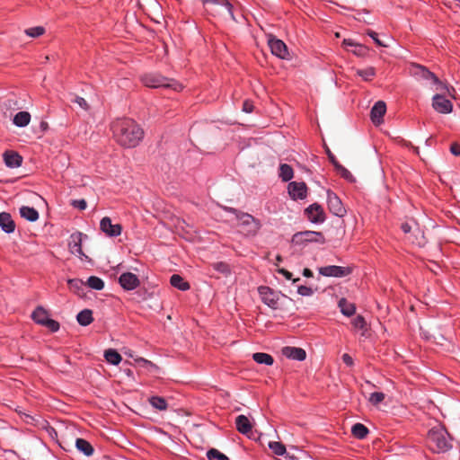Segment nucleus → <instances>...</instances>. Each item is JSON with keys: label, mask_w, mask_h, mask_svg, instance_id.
Returning a JSON list of instances; mask_svg holds the SVG:
<instances>
[{"label": "nucleus", "mask_w": 460, "mask_h": 460, "mask_svg": "<svg viewBox=\"0 0 460 460\" xmlns=\"http://www.w3.org/2000/svg\"><path fill=\"white\" fill-rule=\"evenodd\" d=\"M339 307L341 312L346 316H351L356 310L354 304L349 303L345 298H341L339 301Z\"/></svg>", "instance_id": "nucleus-30"}, {"label": "nucleus", "mask_w": 460, "mask_h": 460, "mask_svg": "<svg viewBox=\"0 0 460 460\" xmlns=\"http://www.w3.org/2000/svg\"><path fill=\"white\" fill-rule=\"evenodd\" d=\"M303 275L306 278H311L313 277V271L307 268L304 269L303 270Z\"/></svg>", "instance_id": "nucleus-61"}, {"label": "nucleus", "mask_w": 460, "mask_h": 460, "mask_svg": "<svg viewBox=\"0 0 460 460\" xmlns=\"http://www.w3.org/2000/svg\"><path fill=\"white\" fill-rule=\"evenodd\" d=\"M353 436L358 439H362L367 437L368 429L366 426L361 423H356L351 428Z\"/></svg>", "instance_id": "nucleus-32"}, {"label": "nucleus", "mask_w": 460, "mask_h": 460, "mask_svg": "<svg viewBox=\"0 0 460 460\" xmlns=\"http://www.w3.org/2000/svg\"><path fill=\"white\" fill-rule=\"evenodd\" d=\"M288 190L293 199H303L306 197L307 187L305 182L292 181L288 184Z\"/></svg>", "instance_id": "nucleus-15"}, {"label": "nucleus", "mask_w": 460, "mask_h": 460, "mask_svg": "<svg viewBox=\"0 0 460 460\" xmlns=\"http://www.w3.org/2000/svg\"><path fill=\"white\" fill-rule=\"evenodd\" d=\"M86 284L93 289L95 290H102L104 288V282L102 279L91 276L88 279Z\"/></svg>", "instance_id": "nucleus-36"}, {"label": "nucleus", "mask_w": 460, "mask_h": 460, "mask_svg": "<svg viewBox=\"0 0 460 460\" xmlns=\"http://www.w3.org/2000/svg\"><path fill=\"white\" fill-rule=\"evenodd\" d=\"M357 74L365 81H370L375 76L376 70L374 67H367L366 69L358 70Z\"/></svg>", "instance_id": "nucleus-39"}, {"label": "nucleus", "mask_w": 460, "mask_h": 460, "mask_svg": "<svg viewBox=\"0 0 460 460\" xmlns=\"http://www.w3.org/2000/svg\"><path fill=\"white\" fill-rule=\"evenodd\" d=\"M268 44L273 55L282 59L288 58V47L282 40L270 35L268 39Z\"/></svg>", "instance_id": "nucleus-6"}, {"label": "nucleus", "mask_w": 460, "mask_h": 460, "mask_svg": "<svg viewBox=\"0 0 460 460\" xmlns=\"http://www.w3.org/2000/svg\"><path fill=\"white\" fill-rule=\"evenodd\" d=\"M335 36H336L337 38H339V37H340V33H339V32H337V33L335 34Z\"/></svg>", "instance_id": "nucleus-64"}, {"label": "nucleus", "mask_w": 460, "mask_h": 460, "mask_svg": "<svg viewBox=\"0 0 460 460\" xmlns=\"http://www.w3.org/2000/svg\"><path fill=\"white\" fill-rule=\"evenodd\" d=\"M427 439L434 453H446L453 448V438L444 427L431 429L428 432Z\"/></svg>", "instance_id": "nucleus-2"}, {"label": "nucleus", "mask_w": 460, "mask_h": 460, "mask_svg": "<svg viewBox=\"0 0 460 460\" xmlns=\"http://www.w3.org/2000/svg\"><path fill=\"white\" fill-rule=\"evenodd\" d=\"M297 292H298L299 295H301L303 296H312L314 294L313 288H310V287H307V286H300V287H298Z\"/></svg>", "instance_id": "nucleus-48"}, {"label": "nucleus", "mask_w": 460, "mask_h": 460, "mask_svg": "<svg viewBox=\"0 0 460 460\" xmlns=\"http://www.w3.org/2000/svg\"><path fill=\"white\" fill-rule=\"evenodd\" d=\"M229 211L235 214L236 219L243 226H247L248 234H255L260 229V223L251 215L247 213L238 212L234 208H229Z\"/></svg>", "instance_id": "nucleus-5"}, {"label": "nucleus", "mask_w": 460, "mask_h": 460, "mask_svg": "<svg viewBox=\"0 0 460 460\" xmlns=\"http://www.w3.org/2000/svg\"><path fill=\"white\" fill-rule=\"evenodd\" d=\"M386 111V104L383 101H378L372 107L370 111L371 120L374 124L378 125L383 122V117Z\"/></svg>", "instance_id": "nucleus-16"}, {"label": "nucleus", "mask_w": 460, "mask_h": 460, "mask_svg": "<svg viewBox=\"0 0 460 460\" xmlns=\"http://www.w3.org/2000/svg\"><path fill=\"white\" fill-rule=\"evenodd\" d=\"M358 43L354 42L352 40L350 39H345L342 42V45L345 46V47H355Z\"/></svg>", "instance_id": "nucleus-58"}, {"label": "nucleus", "mask_w": 460, "mask_h": 460, "mask_svg": "<svg viewBox=\"0 0 460 460\" xmlns=\"http://www.w3.org/2000/svg\"><path fill=\"white\" fill-rule=\"evenodd\" d=\"M203 4H215V5H222L226 8L228 14L230 17L234 20V16L232 11V4L228 0H200Z\"/></svg>", "instance_id": "nucleus-29"}, {"label": "nucleus", "mask_w": 460, "mask_h": 460, "mask_svg": "<svg viewBox=\"0 0 460 460\" xmlns=\"http://www.w3.org/2000/svg\"><path fill=\"white\" fill-rule=\"evenodd\" d=\"M414 220H412L411 223H409V222H405V223H402V226H401V228L402 230L403 231V233L405 234H411L413 232V229H414Z\"/></svg>", "instance_id": "nucleus-49"}, {"label": "nucleus", "mask_w": 460, "mask_h": 460, "mask_svg": "<svg viewBox=\"0 0 460 460\" xmlns=\"http://www.w3.org/2000/svg\"><path fill=\"white\" fill-rule=\"evenodd\" d=\"M352 325L358 330H362L364 332L367 330V322L361 315H358L352 320Z\"/></svg>", "instance_id": "nucleus-40"}, {"label": "nucleus", "mask_w": 460, "mask_h": 460, "mask_svg": "<svg viewBox=\"0 0 460 460\" xmlns=\"http://www.w3.org/2000/svg\"><path fill=\"white\" fill-rule=\"evenodd\" d=\"M31 317L37 323L43 325L49 319V314L43 307L38 306L33 311Z\"/></svg>", "instance_id": "nucleus-27"}, {"label": "nucleus", "mask_w": 460, "mask_h": 460, "mask_svg": "<svg viewBox=\"0 0 460 460\" xmlns=\"http://www.w3.org/2000/svg\"><path fill=\"white\" fill-rule=\"evenodd\" d=\"M207 457L208 460H229V458L219 450L211 448L207 452Z\"/></svg>", "instance_id": "nucleus-37"}, {"label": "nucleus", "mask_w": 460, "mask_h": 460, "mask_svg": "<svg viewBox=\"0 0 460 460\" xmlns=\"http://www.w3.org/2000/svg\"><path fill=\"white\" fill-rule=\"evenodd\" d=\"M68 284L71 288H77L79 286L83 285V282L79 279H70Z\"/></svg>", "instance_id": "nucleus-56"}, {"label": "nucleus", "mask_w": 460, "mask_h": 460, "mask_svg": "<svg viewBox=\"0 0 460 460\" xmlns=\"http://www.w3.org/2000/svg\"><path fill=\"white\" fill-rule=\"evenodd\" d=\"M279 272L281 273L287 279H291L292 278V273L285 269H280Z\"/></svg>", "instance_id": "nucleus-59"}, {"label": "nucleus", "mask_w": 460, "mask_h": 460, "mask_svg": "<svg viewBox=\"0 0 460 460\" xmlns=\"http://www.w3.org/2000/svg\"><path fill=\"white\" fill-rule=\"evenodd\" d=\"M434 84L437 85V90L438 91H440V92H443V93H450L449 86L445 84L440 80H439V83H434Z\"/></svg>", "instance_id": "nucleus-52"}, {"label": "nucleus", "mask_w": 460, "mask_h": 460, "mask_svg": "<svg viewBox=\"0 0 460 460\" xmlns=\"http://www.w3.org/2000/svg\"><path fill=\"white\" fill-rule=\"evenodd\" d=\"M112 130L118 143L125 147H135L144 136L143 129L131 119L113 122Z\"/></svg>", "instance_id": "nucleus-1"}, {"label": "nucleus", "mask_w": 460, "mask_h": 460, "mask_svg": "<svg viewBox=\"0 0 460 460\" xmlns=\"http://www.w3.org/2000/svg\"><path fill=\"white\" fill-rule=\"evenodd\" d=\"M327 202L330 211L337 216L343 217L346 213V209L342 205L340 198L332 191H327Z\"/></svg>", "instance_id": "nucleus-7"}, {"label": "nucleus", "mask_w": 460, "mask_h": 460, "mask_svg": "<svg viewBox=\"0 0 460 460\" xmlns=\"http://www.w3.org/2000/svg\"><path fill=\"white\" fill-rule=\"evenodd\" d=\"M281 352L285 357L295 360L302 361L306 358V352L302 348L286 346Z\"/></svg>", "instance_id": "nucleus-17"}, {"label": "nucleus", "mask_w": 460, "mask_h": 460, "mask_svg": "<svg viewBox=\"0 0 460 460\" xmlns=\"http://www.w3.org/2000/svg\"><path fill=\"white\" fill-rule=\"evenodd\" d=\"M141 81L146 87L150 88H166L176 92L182 89V85L174 79H170L155 73L144 75L141 77Z\"/></svg>", "instance_id": "nucleus-3"}, {"label": "nucleus", "mask_w": 460, "mask_h": 460, "mask_svg": "<svg viewBox=\"0 0 460 460\" xmlns=\"http://www.w3.org/2000/svg\"><path fill=\"white\" fill-rule=\"evenodd\" d=\"M335 169L338 172V173H340V175L342 178H344L345 180H347L348 181H349V182L355 181V178L351 174V172L348 169H346L344 166H342L341 164H337V168H335Z\"/></svg>", "instance_id": "nucleus-38"}, {"label": "nucleus", "mask_w": 460, "mask_h": 460, "mask_svg": "<svg viewBox=\"0 0 460 460\" xmlns=\"http://www.w3.org/2000/svg\"><path fill=\"white\" fill-rule=\"evenodd\" d=\"M411 73L413 76L423 80H431L433 83H439L438 76L421 65H413Z\"/></svg>", "instance_id": "nucleus-13"}, {"label": "nucleus", "mask_w": 460, "mask_h": 460, "mask_svg": "<svg viewBox=\"0 0 460 460\" xmlns=\"http://www.w3.org/2000/svg\"><path fill=\"white\" fill-rule=\"evenodd\" d=\"M31 121V114L28 111H19L13 118V124L22 128L27 126Z\"/></svg>", "instance_id": "nucleus-25"}, {"label": "nucleus", "mask_w": 460, "mask_h": 460, "mask_svg": "<svg viewBox=\"0 0 460 460\" xmlns=\"http://www.w3.org/2000/svg\"><path fill=\"white\" fill-rule=\"evenodd\" d=\"M450 152L456 156H460V145L453 143L450 146Z\"/></svg>", "instance_id": "nucleus-53"}, {"label": "nucleus", "mask_w": 460, "mask_h": 460, "mask_svg": "<svg viewBox=\"0 0 460 460\" xmlns=\"http://www.w3.org/2000/svg\"><path fill=\"white\" fill-rule=\"evenodd\" d=\"M252 358L255 362H257L259 364H265L268 366L272 365L274 362L273 358L270 354H267V353H261V352L254 353L252 355Z\"/></svg>", "instance_id": "nucleus-31"}, {"label": "nucleus", "mask_w": 460, "mask_h": 460, "mask_svg": "<svg viewBox=\"0 0 460 460\" xmlns=\"http://www.w3.org/2000/svg\"><path fill=\"white\" fill-rule=\"evenodd\" d=\"M149 402L154 408L159 411H164L167 409L168 406L165 399L160 396H152L149 399Z\"/></svg>", "instance_id": "nucleus-35"}, {"label": "nucleus", "mask_w": 460, "mask_h": 460, "mask_svg": "<svg viewBox=\"0 0 460 460\" xmlns=\"http://www.w3.org/2000/svg\"><path fill=\"white\" fill-rule=\"evenodd\" d=\"M294 176L293 169L287 164H280L279 166V177L283 181H288Z\"/></svg>", "instance_id": "nucleus-33"}, {"label": "nucleus", "mask_w": 460, "mask_h": 460, "mask_svg": "<svg viewBox=\"0 0 460 460\" xmlns=\"http://www.w3.org/2000/svg\"><path fill=\"white\" fill-rule=\"evenodd\" d=\"M342 360L349 367H351L354 364L353 358L347 353L342 355Z\"/></svg>", "instance_id": "nucleus-55"}, {"label": "nucleus", "mask_w": 460, "mask_h": 460, "mask_svg": "<svg viewBox=\"0 0 460 460\" xmlns=\"http://www.w3.org/2000/svg\"><path fill=\"white\" fill-rule=\"evenodd\" d=\"M43 326L49 328L51 332H58L59 330V323L53 320V319H50L49 318L45 323L43 324Z\"/></svg>", "instance_id": "nucleus-46"}, {"label": "nucleus", "mask_w": 460, "mask_h": 460, "mask_svg": "<svg viewBox=\"0 0 460 460\" xmlns=\"http://www.w3.org/2000/svg\"><path fill=\"white\" fill-rule=\"evenodd\" d=\"M269 446L277 456H283L286 452L285 446L280 442H270Z\"/></svg>", "instance_id": "nucleus-41"}, {"label": "nucleus", "mask_w": 460, "mask_h": 460, "mask_svg": "<svg viewBox=\"0 0 460 460\" xmlns=\"http://www.w3.org/2000/svg\"><path fill=\"white\" fill-rule=\"evenodd\" d=\"M21 217L31 221L35 222L39 218V213L34 208L23 206L20 208Z\"/></svg>", "instance_id": "nucleus-24"}, {"label": "nucleus", "mask_w": 460, "mask_h": 460, "mask_svg": "<svg viewBox=\"0 0 460 460\" xmlns=\"http://www.w3.org/2000/svg\"><path fill=\"white\" fill-rule=\"evenodd\" d=\"M414 229L411 233V236L409 237V240L418 244L419 246H423L426 243V239L424 236L423 231L420 230L419 224L417 222H414Z\"/></svg>", "instance_id": "nucleus-21"}, {"label": "nucleus", "mask_w": 460, "mask_h": 460, "mask_svg": "<svg viewBox=\"0 0 460 460\" xmlns=\"http://www.w3.org/2000/svg\"><path fill=\"white\" fill-rule=\"evenodd\" d=\"M309 221L312 223H323L325 220L323 208L317 203L310 205L305 210Z\"/></svg>", "instance_id": "nucleus-12"}, {"label": "nucleus", "mask_w": 460, "mask_h": 460, "mask_svg": "<svg viewBox=\"0 0 460 460\" xmlns=\"http://www.w3.org/2000/svg\"><path fill=\"white\" fill-rule=\"evenodd\" d=\"M432 107L439 113L447 114L453 110L452 102L446 99L443 94H435L432 98Z\"/></svg>", "instance_id": "nucleus-10"}, {"label": "nucleus", "mask_w": 460, "mask_h": 460, "mask_svg": "<svg viewBox=\"0 0 460 460\" xmlns=\"http://www.w3.org/2000/svg\"><path fill=\"white\" fill-rule=\"evenodd\" d=\"M385 397V394L380 393V392H375L370 394L369 401L373 404L376 405V404L380 403L381 402H383Z\"/></svg>", "instance_id": "nucleus-44"}, {"label": "nucleus", "mask_w": 460, "mask_h": 460, "mask_svg": "<svg viewBox=\"0 0 460 460\" xmlns=\"http://www.w3.org/2000/svg\"><path fill=\"white\" fill-rule=\"evenodd\" d=\"M71 102H75L76 104H78L79 107H81L84 111H87L89 109L87 102L83 97L74 95Z\"/></svg>", "instance_id": "nucleus-45"}, {"label": "nucleus", "mask_w": 460, "mask_h": 460, "mask_svg": "<svg viewBox=\"0 0 460 460\" xmlns=\"http://www.w3.org/2000/svg\"><path fill=\"white\" fill-rule=\"evenodd\" d=\"M450 89V93H448L450 96L454 97V93L456 92L455 89L453 87H449Z\"/></svg>", "instance_id": "nucleus-62"}, {"label": "nucleus", "mask_w": 460, "mask_h": 460, "mask_svg": "<svg viewBox=\"0 0 460 460\" xmlns=\"http://www.w3.org/2000/svg\"><path fill=\"white\" fill-rule=\"evenodd\" d=\"M82 234H72L71 241L69 242V249L72 253L78 254L80 256H84V252L82 251Z\"/></svg>", "instance_id": "nucleus-22"}, {"label": "nucleus", "mask_w": 460, "mask_h": 460, "mask_svg": "<svg viewBox=\"0 0 460 460\" xmlns=\"http://www.w3.org/2000/svg\"><path fill=\"white\" fill-rule=\"evenodd\" d=\"M41 127L45 129L48 127V125L46 122H41Z\"/></svg>", "instance_id": "nucleus-63"}, {"label": "nucleus", "mask_w": 460, "mask_h": 460, "mask_svg": "<svg viewBox=\"0 0 460 460\" xmlns=\"http://www.w3.org/2000/svg\"><path fill=\"white\" fill-rule=\"evenodd\" d=\"M170 283L172 287L177 288L182 291L188 290L190 288V284L178 274H173L171 277Z\"/></svg>", "instance_id": "nucleus-28"}, {"label": "nucleus", "mask_w": 460, "mask_h": 460, "mask_svg": "<svg viewBox=\"0 0 460 460\" xmlns=\"http://www.w3.org/2000/svg\"><path fill=\"white\" fill-rule=\"evenodd\" d=\"M367 35L370 36L378 46L387 47V45H385L380 40H378L376 32H375L373 31H367Z\"/></svg>", "instance_id": "nucleus-51"}, {"label": "nucleus", "mask_w": 460, "mask_h": 460, "mask_svg": "<svg viewBox=\"0 0 460 460\" xmlns=\"http://www.w3.org/2000/svg\"><path fill=\"white\" fill-rule=\"evenodd\" d=\"M3 156L6 166L10 168H16L22 164V157L17 152L5 151Z\"/></svg>", "instance_id": "nucleus-18"}, {"label": "nucleus", "mask_w": 460, "mask_h": 460, "mask_svg": "<svg viewBox=\"0 0 460 460\" xmlns=\"http://www.w3.org/2000/svg\"><path fill=\"white\" fill-rule=\"evenodd\" d=\"M104 358L109 363L112 365H118L122 359L121 356L112 349H107L104 352Z\"/></svg>", "instance_id": "nucleus-34"}, {"label": "nucleus", "mask_w": 460, "mask_h": 460, "mask_svg": "<svg viewBox=\"0 0 460 460\" xmlns=\"http://www.w3.org/2000/svg\"><path fill=\"white\" fill-rule=\"evenodd\" d=\"M72 205L75 208H79L80 210H84L86 208V201L84 199L73 200Z\"/></svg>", "instance_id": "nucleus-50"}, {"label": "nucleus", "mask_w": 460, "mask_h": 460, "mask_svg": "<svg viewBox=\"0 0 460 460\" xmlns=\"http://www.w3.org/2000/svg\"><path fill=\"white\" fill-rule=\"evenodd\" d=\"M313 242L323 243L325 242L323 234L321 232L304 231L295 234L292 237V243L296 245Z\"/></svg>", "instance_id": "nucleus-4"}, {"label": "nucleus", "mask_w": 460, "mask_h": 460, "mask_svg": "<svg viewBox=\"0 0 460 460\" xmlns=\"http://www.w3.org/2000/svg\"><path fill=\"white\" fill-rule=\"evenodd\" d=\"M119 283L125 290H133L140 285L137 275L131 272L122 273L119 278Z\"/></svg>", "instance_id": "nucleus-14"}, {"label": "nucleus", "mask_w": 460, "mask_h": 460, "mask_svg": "<svg viewBox=\"0 0 460 460\" xmlns=\"http://www.w3.org/2000/svg\"><path fill=\"white\" fill-rule=\"evenodd\" d=\"M252 110H253V104L249 101H245L243 104V111L247 113H250L252 111Z\"/></svg>", "instance_id": "nucleus-54"}, {"label": "nucleus", "mask_w": 460, "mask_h": 460, "mask_svg": "<svg viewBox=\"0 0 460 460\" xmlns=\"http://www.w3.org/2000/svg\"><path fill=\"white\" fill-rule=\"evenodd\" d=\"M258 292L264 304L273 309L277 308L279 300V294L277 292L265 286L260 287Z\"/></svg>", "instance_id": "nucleus-8"}, {"label": "nucleus", "mask_w": 460, "mask_h": 460, "mask_svg": "<svg viewBox=\"0 0 460 460\" xmlns=\"http://www.w3.org/2000/svg\"><path fill=\"white\" fill-rule=\"evenodd\" d=\"M75 447L86 456H91L93 455L94 449L93 446L84 438H76Z\"/></svg>", "instance_id": "nucleus-23"}, {"label": "nucleus", "mask_w": 460, "mask_h": 460, "mask_svg": "<svg viewBox=\"0 0 460 460\" xmlns=\"http://www.w3.org/2000/svg\"><path fill=\"white\" fill-rule=\"evenodd\" d=\"M319 272L325 277L341 278L349 275L351 273V269L349 267L330 265L320 268Z\"/></svg>", "instance_id": "nucleus-9"}, {"label": "nucleus", "mask_w": 460, "mask_h": 460, "mask_svg": "<svg viewBox=\"0 0 460 460\" xmlns=\"http://www.w3.org/2000/svg\"><path fill=\"white\" fill-rule=\"evenodd\" d=\"M327 154H328V157H329L330 161L332 162V164L334 165L335 168H337V164H340L336 160V157L334 156V155L332 154L330 150L327 151Z\"/></svg>", "instance_id": "nucleus-57"}, {"label": "nucleus", "mask_w": 460, "mask_h": 460, "mask_svg": "<svg viewBox=\"0 0 460 460\" xmlns=\"http://www.w3.org/2000/svg\"><path fill=\"white\" fill-rule=\"evenodd\" d=\"M76 320H77L78 323L83 325V326L89 325L93 321L92 310H90V309H84L83 311H81L77 314Z\"/></svg>", "instance_id": "nucleus-26"}, {"label": "nucleus", "mask_w": 460, "mask_h": 460, "mask_svg": "<svg viewBox=\"0 0 460 460\" xmlns=\"http://www.w3.org/2000/svg\"><path fill=\"white\" fill-rule=\"evenodd\" d=\"M212 267L215 270L222 273L223 275H228L230 273V268L228 264L223 261L215 262L212 264Z\"/></svg>", "instance_id": "nucleus-42"}, {"label": "nucleus", "mask_w": 460, "mask_h": 460, "mask_svg": "<svg viewBox=\"0 0 460 460\" xmlns=\"http://www.w3.org/2000/svg\"><path fill=\"white\" fill-rule=\"evenodd\" d=\"M235 426L236 429L243 434L248 435L252 429V425L250 422L249 419L245 415H239L235 419Z\"/></svg>", "instance_id": "nucleus-19"}, {"label": "nucleus", "mask_w": 460, "mask_h": 460, "mask_svg": "<svg viewBox=\"0 0 460 460\" xmlns=\"http://www.w3.org/2000/svg\"><path fill=\"white\" fill-rule=\"evenodd\" d=\"M101 230L110 237H116L121 234L122 226L119 224H112L109 217H104L100 222Z\"/></svg>", "instance_id": "nucleus-11"}, {"label": "nucleus", "mask_w": 460, "mask_h": 460, "mask_svg": "<svg viewBox=\"0 0 460 460\" xmlns=\"http://www.w3.org/2000/svg\"><path fill=\"white\" fill-rule=\"evenodd\" d=\"M44 32H45V29L43 27H41V26L29 28V29L25 30L26 35H28L30 37H32V38L40 37Z\"/></svg>", "instance_id": "nucleus-43"}, {"label": "nucleus", "mask_w": 460, "mask_h": 460, "mask_svg": "<svg viewBox=\"0 0 460 460\" xmlns=\"http://www.w3.org/2000/svg\"><path fill=\"white\" fill-rule=\"evenodd\" d=\"M351 51L353 54L362 57L367 54V49L365 46L358 43Z\"/></svg>", "instance_id": "nucleus-47"}, {"label": "nucleus", "mask_w": 460, "mask_h": 460, "mask_svg": "<svg viewBox=\"0 0 460 460\" xmlns=\"http://www.w3.org/2000/svg\"><path fill=\"white\" fill-rule=\"evenodd\" d=\"M0 226L7 234H11L15 230V223L9 213H0Z\"/></svg>", "instance_id": "nucleus-20"}, {"label": "nucleus", "mask_w": 460, "mask_h": 460, "mask_svg": "<svg viewBox=\"0 0 460 460\" xmlns=\"http://www.w3.org/2000/svg\"><path fill=\"white\" fill-rule=\"evenodd\" d=\"M137 361L141 364L142 366H152V363L145 358H139L137 359Z\"/></svg>", "instance_id": "nucleus-60"}]
</instances>
